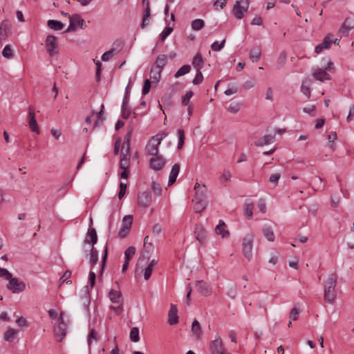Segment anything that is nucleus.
<instances>
[{
    "mask_svg": "<svg viewBox=\"0 0 354 354\" xmlns=\"http://www.w3.org/2000/svg\"><path fill=\"white\" fill-rule=\"evenodd\" d=\"M323 180L322 178H317V182L315 183V187H313L315 191H320L324 189V185L322 183Z\"/></svg>",
    "mask_w": 354,
    "mask_h": 354,
    "instance_id": "338daca9",
    "label": "nucleus"
},
{
    "mask_svg": "<svg viewBox=\"0 0 354 354\" xmlns=\"http://www.w3.org/2000/svg\"><path fill=\"white\" fill-rule=\"evenodd\" d=\"M173 31V28L171 27H166L163 31L160 34L159 37L161 41H163L166 39L167 36H169L171 32Z\"/></svg>",
    "mask_w": 354,
    "mask_h": 354,
    "instance_id": "603ef678",
    "label": "nucleus"
},
{
    "mask_svg": "<svg viewBox=\"0 0 354 354\" xmlns=\"http://www.w3.org/2000/svg\"><path fill=\"white\" fill-rule=\"evenodd\" d=\"M337 279V276L335 273H330L324 280V299L330 304H333L337 297L335 290Z\"/></svg>",
    "mask_w": 354,
    "mask_h": 354,
    "instance_id": "f257e3e1",
    "label": "nucleus"
},
{
    "mask_svg": "<svg viewBox=\"0 0 354 354\" xmlns=\"http://www.w3.org/2000/svg\"><path fill=\"white\" fill-rule=\"evenodd\" d=\"M225 223L220 220L218 224L216 226L215 232L218 235H221L222 238H227L230 236L228 230H225Z\"/></svg>",
    "mask_w": 354,
    "mask_h": 354,
    "instance_id": "b1692460",
    "label": "nucleus"
},
{
    "mask_svg": "<svg viewBox=\"0 0 354 354\" xmlns=\"http://www.w3.org/2000/svg\"><path fill=\"white\" fill-rule=\"evenodd\" d=\"M207 198V188L205 185H201V187L196 191L194 200L206 201Z\"/></svg>",
    "mask_w": 354,
    "mask_h": 354,
    "instance_id": "c85d7f7f",
    "label": "nucleus"
},
{
    "mask_svg": "<svg viewBox=\"0 0 354 354\" xmlns=\"http://www.w3.org/2000/svg\"><path fill=\"white\" fill-rule=\"evenodd\" d=\"M203 75L201 71V70L197 69L196 71V75L194 79L193 80L192 82L194 84H199L203 82Z\"/></svg>",
    "mask_w": 354,
    "mask_h": 354,
    "instance_id": "6e6d98bb",
    "label": "nucleus"
},
{
    "mask_svg": "<svg viewBox=\"0 0 354 354\" xmlns=\"http://www.w3.org/2000/svg\"><path fill=\"white\" fill-rule=\"evenodd\" d=\"M254 238L255 234L252 232H248L243 238L242 252L243 256L248 261H250L253 256L252 249Z\"/></svg>",
    "mask_w": 354,
    "mask_h": 354,
    "instance_id": "7ed1b4c3",
    "label": "nucleus"
},
{
    "mask_svg": "<svg viewBox=\"0 0 354 354\" xmlns=\"http://www.w3.org/2000/svg\"><path fill=\"white\" fill-rule=\"evenodd\" d=\"M133 222V216L127 215L122 219V226L119 231V236L122 238L125 237L129 232Z\"/></svg>",
    "mask_w": 354,
    "mask_h": 354,
    "instance_id": "1a4fd4ad",
    "label": "nucleus"
},
{
    "mask_svg": "<svg viewBox=\"0 0 354 354\" xmlns=\"http://www.w3.org/2000/svg\"><path fill=\"white\" fill-rule=\"evenodd\" d=\"M190 70L191 66L189 65H184L176 71V73L174 75V77L176 78H178L180 76H183L189 73Z\"/></svg>",
    "mask_w": 354,
    "mask_h": 354,
    "instance_id": "58836bf2",
    "label": "nucleus"
},
{
    "mask_svg": "<svg viewBox=\"0 0 354 354\" xmlns=\"http://www.w3.org/2000/svg\"><path fill=\"white\" fill-rule=\"evenodd\" d=\"M191 333L196 340H199L201 339L203 330L201 324L196 319H194L192 322Z\"/></svg>",
    "mask_w": 354,
    "mask_h": 354,
    "instance_id": "6ab92c4d",
    "label": "nucleus"
},
{
    "mask_svg": "<svg viewBox=\"0 0 354 354\" xmlns=\"http://www.w3.org/2000/svg\"><path fill=\"white\" fill-rule=\"evenodd\" d=\"M93 341H97V334L94 329H91L88 335V344L89 346L92 344Z\"/></svg>",
    "mask_w": 354,
    "mask_h": 354,
    "instance_id": "8fccbe9b",
    "label": "nucleus"
},
{
    "mask_svg": "<svg viewBox=\"0 0 354 354\" xmlns=\"http://www.w3.org/2000/svg\"><path fill=\"white\" fill-rule=\"evenodd\" d=\"M241 106V103L239 102H234L230 104V105L227 107V110L229 113L235 114L240 111Z\"/></svg>",
    "mask_w": 354,
    "mask_h": 354,
    "instance_id": "72a5a7b5",
    "label": "nucleus"
},
{
    "mask_svg": "<svg viewBox=\"0 0 354 354\" xmlns=\"http://www.w3.org/2000/svg\"><path fill=\"white\" fill-rule=\"evenodd\" d=\"M178 148L180 149L184 145V140H185V132L182 129H178Z\"/></svg>",
    "mask_w": 354,
    "mask_h": 354,
    "instance_id": "3c124183",
    "label": "nucleus"
},
{
    "mask_svg": "<svg viewBox=\"0 0 354 354\" xmlns=\"http://www.w3.org/2000/svg\"><path fill=\"white\" fill-rule=\"evenodd\" d=\"M45 47L49 56L53 57L58 54L57 38L54 35H48L45 40Z\"/></svg>",
    "mask_w": 354,
    "mask_h": 354,
    "instance_id": "39448f33",
    "label": "nucleus"
},
{
    "mask_svg": "<svg viewBox=\"0 0 354 354\" xmlns=\"http://www.w3.org/2000/svg\"><path fill=\"white\" fill-rule=\"evenodd\" d=\"M274 136L272 135H266L259 140H256L254 144L256 146H263L273 142Z\"/></svg>",
    "mask_w": 354,
    "mask_h": 354,
    "instance_id": "a878e982",
    "label": "nucleus"
},
{
    "mask_svg": "<svg viewBox=\"0 0 354 354\" xmlns=\"http://www.w3.org/2000/svg\"><path fill=\"white\" fill-rule=\"evenodd\" d=\"M127 186L126 183L122 182L120 183V191L118 193L119 199H122L124 196L127 191Z\"/></svg>",
    "mask_w": 354,
    "mask_h": 354,
    "instance_id": "bf43d9fd",
    "label": "nucleus"
},
{
    "mask_svg": "<svg viewBox=\"0 0 354 354\" xmlns=\"http://www.w3.org/2000/svg\"><path fill=\"white\" fill-rule=\"evenodd\" d=\"M192 65L197 69L201 70L203 66V59L201 54L197 53L193 59Z\"/></svg>",
    "mask_w": 354,
    "mask_h": 354,
    "instance_id": "f704fd0d",
    "label": "nucleus"
},
{
    "mask_svg": "<svg viewBox=\"0 0 354 354\" xmlns=\"http://www.w3.org/2000/svg\"><path fill=\"white\" fill-rule=\"evenodd\" d=\"M77 26H80L81 28L84 29L86 28L84 20L81 18L80 15H73L70 17V24L66 32L75 30Z\"/></svg>",
    "mask_w": 354,
    "mask_h": 354,
    "instance_id": "0eeeda50",
    "label": "nucleus"
},
{
    "mask_svg": "<svg viewBox=\"0 0 354 354\" xmlns=\"http://www.w3.org/2000/svg\"><path fill=\"white\" fill-rule=\"evenodd\" d=\"M48 26L54 30H61L64 28V24L61 21L50 19L47 21Z\"/></svg>",
    "mask_w": 354,
    "mask_h": 354,
    "instance_id": "2f4dec72",
    "label": "nucleus"
},
{
    "mask_svg": "<svg viewBox=\"0 0 354 354\" xmlns=\"http://www.w3.org/2000/svg\"><path fill=\"white\" fill-rule=\"evenodd\" d=\"M299 313H300V310L297 308H296V307L292 308L290 313V319L293 320V321H296L299 317Z\"/></svg>",
    "mask_w": 354,
    "mask_h": 354,
    "instance_id": "4d7b16f0",
    "label": "nucleus"
},
{
    "mask_svg": "<svg viewBox=\"0 0 354 354\" xmlns=\"http://www.w3.org/2000/svg\"><path fill=\"white\" fill-rule=\"evenodd\" d=\"M196 203L194 205V209L196 212H202L203 210H204L207 205V201H199V200H194Z\"/></svg>",
    "mask_w": 354,
    "mask_h": 354,
    "instance_id": "4c0bfd02",
    "label": "nucleus"
},
{
    "mask_svg": "<svg viewBox=\"0 0 354 354\" xmlns=\"http://www.w3.org/2000/svg\"><path fill=\"white\" fill-rule=\"evenodd\" d=\"M192 96H193L192 91L187 92V93L183 96V97L182 99V104L185 106L189 105V100Z\"/></svg>",
    "mask_w": 354,
    "mask_h": 354,
    "instance_id": "13d9d810",
    "label": "nucleus"
},
{
    "mask_svg": "<svg viewBox=\"0 0 354 354\" xmlns=\"http://www.w3.org/2000/svg\"><path fill=\"white\" fill-rule=\"evenodd\" d=\"M103 109H104V104H102L101 110L97 114V120L95 122L94 127H97L99 124H100L103 122V120H104L103 118H102Z\"/></svg>",
    "mask_w": 354,
    "mask_h": 354,
    "instance_id": "052dcab7",
    "label": "nucleus"
},
{
    "mask_svg": "<svg viewBox=\"0 0 354 354\" xmlns=\"http://www.w3.org/2000/svg\"><path fill=\"white\" fill-rule=\"evenodd\" d=\"M167 136L166 133H160L153 136L145 147V151L149 156H156L158 153V147L162 140Z\"/></svg>",
    "mask_w": 354,
    "mask_h": 354,
    "instance_id": "f03ea898",
    "label": "nucleus"
},
{
    "mask_svg": "<svg viewBox=\"0 0 354 354\" xmlns=\"http://www.w3.org/2000/svg\"><path fill=\"white\" fill-rule=\"evenodd\" d=\"M353 25L351 24L350 20L348 19H345L344 23L342 24L341 28L339 30V33L342 35V36H347L348 32L353 28Z\"/></svg>",
    "mask_w": 354,
    "mask_h": 354,
    "instance_id": "393cba45",
    "label": "nucleus"
},
{
    "mask_svg": "<svg viewBox=\"0 0 354 354\" xmlns=\"http://www.w3.org/2000/svg\"><path fill=\"white\" fill-rule=\"evenodd\" d=\"M225 39H223L221 43L218 41H214L211 45V48L212 50L218 52L220 51L225 46Z\"/></svg>",
    "mask_w": 354,
    "mask_h": 354,
    "instance_id": "de8ad7c7",
    "label": "nucleus"
},
{
    "mask_svg": "<svg viewBox=\"0 0 354 354\" xmlns=\"http://www.w3.org/2000/svg\"><path fill=\"white\" fill-rule=\"evenodd\" d=\"M191 26L192 30L198 31L201 30L205 26V22L203 19H196L192 21Z\"/></svg>",
    "mask_w": 354,
    "mask_h": 354,
    "instance_id": "e433bc0d",
    "label": "nucleus"
},
{
    "mask_svg": "<svg viewBox=\"0 0 354 354\" xmlns=\"http://www.w3.org/2000/svg\"><path fill=\"white\" fill-rule=\"evenodd\" d=\"M281 177V175L280 174H272L270 178H269V181L271 183H273L274 185V186H276L277 184H278V181L279 180Z\"/></svg>",
    "mask_w": 354,
    "mask_h": 354,
    "instance_id": "69168bd1",
    "label": "nucleus"
},
{
    "mask_svg": "<svg viewBox=\"0 0 354 354\" xmlns=\"http://www.w3.org/2000/svg\"><path fill=\"white\" fill-rule=\"evenodd\" d=\"M178 310L175 305L171 304L168 314V323L170 325L176 324L178 322Z\"/></svg>",
    "mask_w": 354,
    "mask_h": 354,
    "instance_id": "4be33fe9",
    "label": "nucleus"
},
{
    "mask_svg": "<svg viewBox=\"0 0 354 354\" xmlns=\"http://www.w3.org/2000/svg\"><path fill=\"white\" fill-rule=\"evenodd\" d=\"M109 297L111 301L113 304H122L123 299L120 291L113 289L110 290Z\"/></svg>",
    "mask_w": 354,
    "mask_h": 354,
    "instance_id": "412c9836",
    "label": "nucleus"
},
{
    "mask_svg": "<svg viewBox=\"0 0 354 354\" xmlns=\"http://www.w3.org/2000/svg\"><path fill=\"white\" fill-rule=\"evenodd\" d=\"M11 24L9 21L5 20L0 24V39H6L10 33Z\"/></svg>",
    "mask_w": 354,
    "mask_h": 354,
    "instance_id": "a211bd4d",
    "label": "nucleus"
},
{
    "mask_svg": "<svg viewBox=\"0 0 354 354\" xmlns=\"http://www.w3.org/2000/svg\"><path fill=\"white\" fill-rule=\"evenodd\" d=\"M252 209H253V204L252 203H248L245 205V208H244L245 215L248 219L252 218Z\"/></svg>",
    "mask_w": 354,
    "mask_h": 354,
    "instance_id": "09e8293b",
    "label": "nucleus"
},
{
    "mask_svg": "<svg viewBox=\"0 0 354 354\" xmlns=\"http://www.w3.org/2000/svg\"><path fill=\"white\" fill-rule=\"evenodd\" d=\"M91 257H90V262L91 264L95 265L98 260V254L97 251L94 249L93 245L91 247Z\"/></svg>",
    "mask_w": 354,
    "mask_h": 354,
    "instance_id": "a18cd8bd",
    "label": "nucleus"
},
{
    "mask_svg": "<svg viewBox=\"0 0 354 354\" xmlns=\"http://www.w3.org/2000/svg\"><path fill=\"white\" fill-rule=\"evenodd\" d=\"M135 253H136V248L133 246L129 247L124 252V257H125L126 261H129V260L133 258Z\"/></svg>",
    "mask_w": 354,
    "mask_h": 354,
    "instance_id": "c03bdc74",
    "label": "nucleus"
},
{
    "mask_svg": "<svg viewBox=\"0 0 354 354\" xmlns=\"http://www.w3.org/2000/svg\"><path fill=\"white\" fill-rule=\"evenodd\" d=\"M71 272L70 270H66L64 273L62 277L60 278V283H63L66 282L68 284H71V281L68 280L71 277Z\"/></svg>",
    "mask_w": 354,
    "mask_h": 354,
    "instance_id": "864d4df0",
    "label": "nucleus"
},
{
    "mask_svg": "<svg viewBox=\"0 0 354 354\" xmlns=\"http://www.w3.org/2000/svg\"><path fill=\"white\" fill-rule=\"evenodd\" d=\"M138 201L140 206L146 208L151 203V196L148 192H143L139 194Z\"/></svg>",
    "mask_w": 354,
    "mask_h": 354,
    "instance_id": "f3484780",
    "label": "nucleus"
},
{
    "mask_svg": "<svg viewBox=\"0 0 354 354\" xmlns=\"http://www.w3.org/2000/svg\"><path fill=\"white\" fill-rule=\"evenodd\" d=\"M150 88H151V82L149 80H146L145 82H144V84H143V88H142V94L143 95H147V93H149V92L150 91Z\"/></svg>",
    "mask_w": 354,
    "mask_h": 354,
    "instance_id": "e2e57ef3",
    "label": "nucleus"
},
{
    "mask_svg": "<svg viewBox=\"0 0 354 354\" xmlns=\"http://www.w3.org/2000/svg\"><path fill=\"white\" fill-rule=\"evenodd\" d=\"M151 189L155 194L157 196H160L162 193V187L160 184L153 182L151 183Z\"/></svg>",
    "mask_w": 354,
    "mask_h": 354,
    "instance_id": "5fc2aeb1",
    "label": "nucleus"
},
{
    "mask_svg": "<svg viewBox=\"0 0 354 354\" xmlns=\"http://www.w3.org/2000/svg\"><path fill=\"white\" fill-rule=\"evenodd\" d=\"M130 339L133 342H138L140 340L139 329L137 327H133L130 331Z\"/></svg>",
    "mask_w": 354,
    "mask_h": 354,
    "instance_id": "79ce46f5",
    "label": "nucleus"
},
{
    "mask_svg": "<svg viewBox=\"0 0 354 354\" xmlns=\"http://www.w3.org/2000/svg\"><path fill=\"white\" fill-rule=\"evenodd\" d=\"M303 111L306 113L310 115L311 116L315 115V106L310 105L308 106H306L303 109Z\"/></svg>",
    "mask_w": 354,
    "mask_h": 354,
    "instance_id": "680f3d73",
    "label": "nucleus"
},
{
    "mask_svg": "<svg viewBox=\"0 0 354 354\" xmlns=\"http://www.w3.org/2000/svg\"><path fill=\"white\" fill-rule=\"evenodd\" d=\"M263 234L269 241H274L275 236L273 230L270 225H264L263 227Z\"/></svg>",
    "mask_w": 354,
    "mask_h": 354,
    "instance_id": "bb28decb",
    "label": "nucleus"
},
{
    "mask_svg": "<svg viewBox=\"0 0 354 354\" xmlns=\"http://www.w3.org/2000/svg\"><path fill=\"white\" fill-rule=\"evenodd\" d=\"M332 44H333V35L330 34H328V35H326L324 37L322 43L317 45L315 47V53L319 54L323 51V50L330 48Z\"/></svg>",
    "mask_w": 354,
    "mask_h": 354,
    "instance_id": "ddd939ff",
    "label": "nucleus"
},
{
    "mask_svg": "<svg viewBox=\"0 0 354 354\" xmlns=\"http://www.w3.org/2000/svg\"><path fill=\"white\" fill-rule=\"evenodd\" d=\"M196 289H197L198 292L201 295H202L203 296H207V295H210L211 288L207 283H205L203 281H198L196 282Z\"/></svg>",
    "mask_w": 354,
    "mask_h": 354,
    "instance_id": "aec40b11",
    "label": "nucleus"
},
{
    "mask_svg": "<svg viewBox=\"0 0 354 354\" xmlns=\"http://www.w3.org/2000/svg\"><path fill=\"white\" fill-rule=\"evenodd\" d=\"M149 236H147L144 239V248L145 251L149 253L151 250H153V244L148 243Z\"/></svg>",
    "mask_w": 354,
    "mask_h": 354,
    "instance_id": "0e129e2a",
    "label": "nucleus"
},
{
    "mask_svg": "<svg viewBox=\"0 0 354 354\" xmlns=\"http://www.w3.org/2000/svg\"><path fill=\"white\" fill-rule=\"evenodd\" d=\"M310 83L308 81H304L301 84V91L308 98L310 97Z\"/></svg>",
    "mask_w": 354,
    "mask_h": 354,
    "instance_id": "ea45409f",
    "label": "nucleus"
},
{
    "mask_svg": "<svg viewBox=\"0 0 354 354\" xmlns=\"http://www.w3.org/2000/svg\"><path fill=\"white\" fill-rule=\"evenodd\" d=\"M28 125L31 131L37 134L39 133V129L35 118V113L33 107L28 108Z\"/></svg>",
    "mask_w": 354,
    "mask_h": 354,
    "instance_id": "f8f14e48",
    "label": "nucleus"
},
{
    "mask_svg": "<svg viewBox=\"0 0 354 354\" xmlns=\"http://www.w3.org/2000/svg\"><path fill=\"white\" fill-rule=\"evenodd\" d=\"M230 178H231V174H230V171H225L223 172V174L220 177V181L221 183L227 182V181L230 180Z\"/></svg>",
    "mask_w": 354,
    "mask_h": 354,
    "instance_id": "774afa93",
    "label": "nucleus"
},
{
    "mask_svg": "<svg viewBox=\"0 0 354 354\" xmlns=\"http://www.w3.org/2000/svg\"><path fill=\"white\" fill-rule=\"evenodd\" d=\"M248 5L249 3L247 1L245 6H242L241 5V1H236L232 10L234 16L239 19H242L244 16V12H246L248 8Z\"/></svg>",
    "mask_w": 354,
    "mask_h": 354,
    "instance_id": "4468645a",
    "label": "nucleus"
},
{
    "mask_svg": "<svg viewBox=\"0 0 354 354\" xmlns=\"http://www.w3.org/2000/svg\"><path fill=\"white\" fill-rule=\"evenodd\" d=\"M6 280L8 281L6 288L14 294L23 292L26 288V284L24 281H19L18 278L13 277L10 273V277H8Z\"/></svg>",
    "mask_w": 354,
    "mask_h": 354,
    "instance_id": "20e7f679",
    "label": "nucleus"
},
{
    "mask_svg": "<svg viewBox=\"0 0 354 354\" xmlns=\"http://www.w3.org/2000/svg\"><path fill=\"white\" fill-rule=\"evenodd\" d=\"M2 55L6 59H12L14 57L13 50L10 45H6L2 51Z\"/></svg>",
    "mask_w": 354,
    "mask_h": 354,
    "instance_id": "a19ab883",
    "label": "nucleus"
},
{
    "mask_svg": "<svg viewBox=\"0 0 354 354\" xmlns=\"http://www.w3.org/2000/svg\"><path fill=\"white\" fill-rule=\"evenodd\" d=\"M261 50L259 48H254L250 50V58L252 62H257L260 59Z\"/></svg>",
    "mask_w": 354,
    "mask_h": 354,
    "instance_id": "37998d69",
    "label": "nucleus"
},
{
    "mask_svg": "<svg viewBox=\"0 0 354 354\" xmlns=\"http://www.w3.org/2000/svg\"><path fill=\"white\" fill-rule=\"evenodd\" d=\"M161 69L158 68H153L151 71V79L153 82H158L161 78Z\"/></svg>",
    "mask_w": 354,
    "mask_h": 354,
    "instance_id": "c9c22d12",
    "label": "nucleus"
},
{
    "mask_svg": "<svg viewBox=\"0 0 354 354\" xmlns=\"http://www.w3.org/2000/svg\"><path fill=\"white\" fill-rule=\"evenodd\" d=\"M117 53L116 50L115 49H111L110 50H108L105 52L102 56V59L104 62H107L110 59H111L115 54Z\"/></svg>",
    "mask_w": 354,
    "mask_h": 354,
    "instance_id": "49530a36",
    "label": "nucleus"
},
{
    "mask_svg": "<svg viewBox=\"0 0 354 354\" xmlns=\"http://www.w3.org/2000/svg\"><path fill=\"white\" fill-rule=\"evenodd\" d=\"M129 161L130 158L129 153L124 154L123 152L121 154L120 161V168L121 169H128L129 167Z\"/></svg>",
    "mask_w": 354,
    "mask_h": 354,
    "instance_id": "c756f323",
    "label": "nucleus"
},
{
    "mask_svg": "<svg viewBox=\"0 0 354 354\" xmlns=\"http://www.w3.org/2000/svg\"><path fill=\"white\" fill-rule=\"evenodd\" d=\"M18 331L14 328L7 330L3 335V338L7 342H12L17 335Z\"/></svg>",
    "mask_w": 354,
    "mask_h": 354,
    "instance_id": "473e14b6",
    "label": "nucleus"
},
{
    "mask_svg": "<svg viewBox=\"0 0 354 354\" xmlns=\"http://www.w3.org/2000/svg\"><path fill=\"white\" fill-rule=\"evenodd\" d=\"M157 263H158V261L153 259L150 262L149 266L145 269L144 278L145 280H148L150 278L152 271H153V268H155V266L157 265Z\"/></svg>",
    "mask_w": 354,
    "mask_h": 354,
    "instance_id": "7c9ffc66",
    "label": "nucleus"
},
{
    "mask_svg": "<svg viewBox=\"0 0 354 354\" xmlns=\"http://www.w3.org/2000/svg\"><path fill=\"white\" fill-rule=\"evenodd\" d=\"M194 233L199 243L203 244L205 241L207 232L201 224L196 225Z\"/></svg>",
    "mask_w": 354,
    "mask_h": 354,
    "instance_id": "2eb2a0df",
    "label": "nucleus"
},
{
    "mask_svg": "<svg viewBox=\"0 0 354 354\" xmlns=\"http://www.w3.org/2000/svg\"><path fill=\"white\" fill-rule=\"evenodd\" d=\"M332 62L328 63V66L325 69L320 68H315L313 70L314 77L320 82H323L330 79V75L327 73L326 70H329L331 67Z\"/></svg>",
    "mask_w": 354,
    "mask_h": 354,
    "instance_id": "6e6552de",
    "label": "nucleus"
},
{
    "mask_svg": "<svg viewBox=\"0 0 354 354\" xmlns=\"http://www.w3.org/2000/svg\"><path fill=\"white\" fill-rule=\"evenodd\" d=\"M180 166L179 164L177 163L173 165L169 176L168 185H172L176 182L180 172Z\"/></svg>",
    "mask_w": 354,
    "mask_h": 354,
    "instance_id": "5701e85b",
    "label": "nucleus"
},
{
    "mask_svg": "<svg viewBox=\"0 0 354 354\" xmlns=\"http://www.w3.org/2000/svg\"><path fill=\"white\" fill-rule=\"evenodd\" d=\"M97 236L96 230L94 228L89 227L86 235L85 239L84 241V244H90L91 247L93 245L94 247V244L97 243Z\"/></svg>",
    "mask_w": 354,
    "mask_h": 354,
    "instance_id": "dca6fc26",
    "label": "nucleus"
},
{
    "mask_svg": "<svg viewBox=\"0 0 354 354\" xmlns=\"http://www.w3.org/2000/svg\"><path fill=\"white\" fill-rule=\"evenodd\" d=\"M53 333L59 342H61L66 334V325L64 322L62 313L60 315L59 322L54 327Z\"/></svg>",
    "mask_w": 354,
    "mask_h": 354,
    "instance_id": "423d86ee",
    "label": "nucleus"
},
{
    "mask_svg": "<svg viewBox=\"0 0 354 354\" xmlns=\"http://www.w3.org/2000/svg\"><path fill=\"white\" fill-rule=\"evenodd\" d=\"M168 61V56L166 55H160L156 58L155 67L162 70Z\"/></svg>",
    "mask_w": 354,
    "mask_h": 354,
    "instance_id": "cd10ccee",
    "label": "nucleus"
},
{
    "mask_svg": "<svg viewBox=\"0 0 354 354\" xmlns=\"http://www.w3.org/2000/svg\"><path fill=\"white\" fill-rule=\"evenodd\" d=\"M149 163L151 169L156 171H160L165 167L166 160L163 156L158 154L153 156L150 159Z\"/></svg>",
    "mask_w": 354,
    "mask_h": 354,
    "instance_id": "9d476101",
    "label": "nucleus"
},
{
    "mask_svg": "<svg viewBox=\"0 0 354 354\" xmlns=\"http://www.w3.org/2000/svg\"><path fill=\"white\" fill-rule=\"evenodd\" d=\"M210 351L212 354H229L225 351L220 337L215 339L211 342Z\"/></svg>",
    "mask_w": 354,
    "mask_h": 354,
    "instance_id": "9b49d317",
    "label": "nucleus"
}]
</instances>
